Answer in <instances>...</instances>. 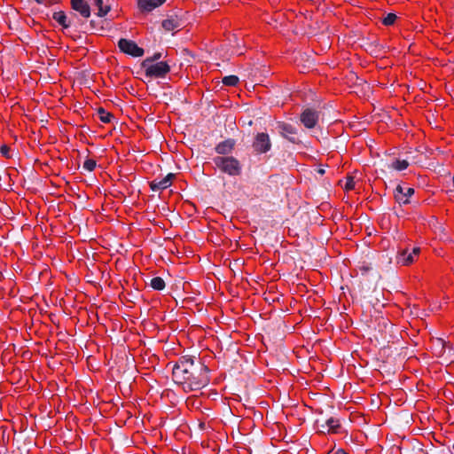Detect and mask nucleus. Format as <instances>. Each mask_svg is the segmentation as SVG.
I'll list each match as a JSON object with an SVG mask.
<instances>
[{"mask_svg": "<svg viewBox=\"0 0 454 454\" xmlns=\"http://www.w3.org/2000/svg\"><path fill=\"white\" fill-rule=\"evenodd\" d=\"M175 382L183 386L185 391H195L207 386L210 379L208 368L200 360L182 356L172 368Z\"/></svg>", "mask_w": 454, "mask_h": 454, "instance_id": "obj_1", "label": "nucleus"}, {"mask_svg": "<svg viewBox=\"0 0 454 454\" xmlns=\"http://www.w3.org/2000/svg\"><path fill=\"white\" fill-rule=\"evenodd\" d=\"M213 162L221 172L231 176H237L241 174L242 166L240 162L233 156H216Z\"/></svg>", "mask_w": 454, "mask_h": 454, "instance_id": "obj_2", "label": "nucleus"}, {"mask_svg": "<svg viewBox=\"0 0 454 454\" xmlns=\"http://www.w3.org/2000/svg\"><path fill=\"white\" fill-rule=\"evenodd\" d=\"M142 67L145 69V76L150 78L164 77L170 71L167 62L153 63L152 59H145L142 63Z\"/></svg>", "mask_w": 454, "mask_h": 454, "instance_id": "obj_3", "label": "nucleus"}, {"mask_svg": "<svg viewBox=\"0 0 454 454\" xmlns=\"http://www.w3.org/2000/svg\"><path fill=\"white\" fill-rule=\"evenodd\" d=\"M118 46L122 52L133 57H141L144 55V50L131 40L121 39L118 43Z\"/></svg>", "mask_w": 454, "mask_h": 454, "instance_id": "obj_4", "label": "nucleus"}, {"mask_svg": "<svg viewBox=\"0 0 454 454\" xmlns=\"http://www.w3.org/2000/svg\"><path fill=\"white\" fill-rule=\"evenodd\" d=\"M253 147L258 153H265L270 151L271 143L267 133H258L253 144Z\"/></svg>", "mask_w": 454, "mask_h": 454, "instance_id": "obj_5", "label": "nucleus"}, {"mask_svg": "<svg viewBox=\"0 0 454 454\" xmlns=\"http://www.w3.org/2000/svg\"><path fill=\"white\" fill-rule=\"evenodd\" d=\"M414 193V189L399 184L395 191V199L399 204L410 203V197Z\"/></svg>", "mask_w": 454, "mask_h": 454, "instance_id": "obj_6", "label": "nucleus"}, {"mask_svg": "<svg viewBox=\"0 0 454 454\" xmlns=\"http://www.w3.org/2000/svg\"><path fill=\"white\" fill-rule=\"evenodd\" d=\"M419 247H414L411 253L407 250H403L397 255L396 262L403 266L410 265L415 261V257L419 255Z\"/></svg>", "mask_w": 454, "mask_h": 454, "instance_id": "obj_7", "label": "nucleus"}, {"mask_svg": "<svg viewBox=\"0 0 454 454\" xmlns=\"http://www.w3.org/2000/svg\"><path fill=\"white\" fill-rule=\"evenodd\" d=\"M317 121L318 114L311 109H306L301 115V121L308 129L314 128Z\"/></svg>", "mask_w": 454, "mask_h": 454, "instance_id": "obj_8", "label": "nucleus"}, {"mask_svg": "<svg viewBox=\"0 0 454 454\" xmlns=\"http://www.w3.org/2000/svg\"><path fill=\"white\" fill-rule=\"evenodd\" d=\"M174 177L175 175L170 173L161 179H154L150 184L151 189L153 191L164 190L171 185Z\"/></svg>", "mask_w": 454, "mask_h": 454, "instance_id": "obj_9", "label": "nucleus"}, {"mask_svg": "<svg viewBox=\"0 0 454 454\" xmlns=\"http://www.w3.org/2000/svg\"><path fill=\"white\" fill-rule=\"evenodd\" d=\"M278 129L282 137L287 138L293 143H295V137H292L296 134V129L294 127L286 122H278Z\"/></svg>", "mask_w": 454, "mask_h": 454, "instance_id": "obj_10", "label": "nucleus"}, {"mask_svg": "<svg viewBox=\"0 0 454 454\" xmlns=\"http://www.w3.org/2000/svg\"><path fill=\"white\" fill-rule=\"evenodd\" d=\"M72 8L78 12L83 18L90 16V8L85 0H71Z\"/></svg>", "mask_w": 454, "mask_h": 454, "instance_id": "obj_11", "label": "nucleus"}, {"mask_svg": "<svg viewBox=\"0 0 454 454\" xmlns=\"http://www.w3.org/2000/svg\"><path fill=\"white\" fill-rule=\"evenodd\" d=\"M166 0H138L137 5L143 12H151L161 5Z\"/></svg>", "mask_w": 454, "mask_h": 454, "instance_id": "obj_12", "label": "nucleus"}, {"mask_svg": "<svg viewBox=\"0 0 454 454\" xmlns=\"http://www.w3.org/2000/svg\"><path fill=\"white\" fill-rule=\"evenodd\" d=\"M182 26L180 20L176 16H171L162 21V27L166 31L179 29Z\"/></svg>", "mask_w": 454, "mask_h": 454, "instance_id": "obj_13", "label": "nucleus"}, {"mask_svg": "<svg viewBox=\"0 0 454 454\" xmlns=\"http://www.w3.org/2000/svg\"><path fill=\"white\" fill-rule=\"evenodd\" d=\"M235 143L232 139H228L219 143L215 147V152L219 154H229L232 152Z\"/></svg>", "mask_w": 454, "mask_h": 454, "instance_id": "obj_14", "label": "nucleus"}, {"mask_svg": "<svg viewBox=\"0 0 454 454\" xmlns=\"http://www.w3.org/2000/svg\"><path fill=\"white\" fill-rule=\"evenodd\" d=\"M53 19L62 27H68L70 23L67 22V17L63 12H57L53 14Z\"/></svg>", "mask_w": 454, "mask_h": 454, "instance_id": "obj_15", "label": "nucleus"}, {"mask_svg": "<svg viewBox=\"0 0 454 454\" xmlns=\"http://www.w3.org/2000/svg\"><path fill=\"white\" fill-rule=\"evenodd\" d=\"M95 5L98 7V16L104 17L110 11V6L108 4H105L103 0H95Z\"/></svg>", "mask_w": 454, "mask_h": 454, "instance_id": "obj_16", "label": "nucleus"}, {"mask_svg": "<svg viewBox=\"0 0 454 454\" xmlns=\"http://www.w3.org/2000/svg\"><path fill=\"white\" fill-rule=\"evenodd\" d=\"M98 115L99 120L104 123H109L112 121V119L114 118V115L112 114H110L109 112H106L103 108H99L98 110Z\"/></svg>", "mask_w": 454, "mask_h": 454, "instance_id": "obj_17", "label": "nucleus"}, {"mask_svg": "<svg viewBox=\"0 0 454 454\" xmlns=\"http://www.w3.org/2000/svg\"><path fill=\"white\" fill-rule=\"evenodd\" d=\"M325 423L328 427L327 431L329 433H337V430L340 427V423L338 419L334 418H330L326 420Z\"/></svg>", "mask_w": 454, "mask_h": 454, "instance_id": "obj_18", "label": "nucleus"}, {"mask_svg": "<svg viewBox=\"0 0 454 454\" xmlns=\"http://www.w3.org/2000/svg\"><path fill=\"white\" fill-rule=\"evenodd\" d=\"M408 166H409V163L405 160H395L392 161V163L390 164V167L392 168L398 170V171L407 168Z\"/></svg>", "mask_w": 454, "mask_h": 454, "instance_id": "obj_19", "label": "nucleus"}, {"mask_svg": "<svg viewBox=\"0 0 454 454\" xmlns=\"http://www.w3.org/2000/svg\"><path fill=\"white\" fill-rule=\"evenodd\" d=\"M151 286L154 290H162L165 287V282L160 277H154L151 279Z\"/></svg>", "mask_w": 454, "mask_h": 454, "instance_id": "obj_20", "label": "nucleus"}, {"mask_svg": "<svg viewBox=\"0 0 454 454\" xmlns=\"http://www.w3.org/2000/svg\"><path fill=\"white\" fill-rule=\"evenodd\" d=\"M239 82V77L229 75L223 78V83L227 86H235Z\"/></svg>", "mask_w": 454, "mask_h": 454, "instance_id": "obj_21", "label": "nucleus"}, {"mask_svg": "<svg viewBox=\"0 0 454 454\" xmlns=\"http://www.w3.org/2000/svg\"><path fill=\"white\" fill-rule=\"evenodd\" d=\"M396 15L395 13H388L384 19L382 20V22L386 26L393 25L394 22L396 20Z\"/></svg>", "mask_w": 454, "mask_h": 454, "instance_id": "obj_22", "label": "nucleus"}, {"mask_svg": "<svg viewBox=\"0 0 454 454\" xmlns=\"http://www.w3.org/2000/svg\"><path fill=\"white\" fill-rule=\"evenodd\" d=\"M96 168V161L92 159H88L83 163V168L92 171Z\"/></svg>", "mask_w": 454, "mask_h": 454, "instance_id": "obj_23", "label": "nucleus"}, {"mask_svg": "<svg viewBox=\"0 0 454 454\" xmlns=\"http://www.w3.org/2000/svg\"><path fill=\"white\" fill-rule=\"evenodd\" d=\"M344 188L346 191H351L355 188V182L353 177L349 176L347 178Z\"/></svg>", "mask_w": 454, "mask_h": 454, "instance_id": "obj_24", "label": "nucleus"}, {"mask_svg": "<svg viewBox=\"0 0 454 454\" xmlns=\"http://www.w3.org/2000/svg\"><path fill=\"white\" fill-rule=\"evenodd\" d=\"M9 152H10V148H9L8 146H6V145H3V146L1 147V153H2V154H3L4 156H5V157L9 158V157H10V155H9Z\"/></svg>", "mask_w": 454, "mask_h": 454, "instance_id": "obj_25", "label": "nucleus"}, {"mask_svg": "<svg viewBox=\"0 0 454 454\" xmlns=\"http://www.w3.org/2000/svg\"><path fill=\"white\" fill-rule=\"evenodd\" d=\"M161 57V54L160 53H155L153 57H150L149 59H153V62L160 59Z\"/></svg>", "mask_w": 454, "mask_h": 454, "instance_id": "obj_26", "label": "nucleus"}, {"mask_svg": "<svg viewBox=\"0 0 454 454\" xmlns=\"http://www.w3.org/2000/svg\"><path fill=\"white\" fill-rule=\"evenodd\" d=\"M317 172H318L320 175H324V174H325V169H324V168H318V169H317Z\"/></svg>", "mask_w": 454, "mask_h": 454, "instance_id": "obj_27", "label": "nucleus"}, {"mask_svg": "<svg viewBox=\"0 0 454 454\" xmlns=\"http://www.w3.org/2000/svg\"><path fill=\"white\" fill-rule=\"evenodd\" d=\"M35 1H36V3H38V4H43V3H44V0H35Z\"/></svg>", "mask_w": 454, "mask_h": 454, "instance_id": "obj_28", "label": "nucleus"}, {"mask_svg": "<svg viewBox=\"0 0 454 454\" xmlns=\"http://www.w3.org/2000/svg\"><path fill=\"white\" fill-rule=\"evenodd\" d=\"M337 454H347V453H346V452H344L343 450H339V451L337 452Z\"/></svg>", "mask_w": 454, "mask_h": 454, "instance_id": "obj_29", "label": "nucleus"}]
</instances>
